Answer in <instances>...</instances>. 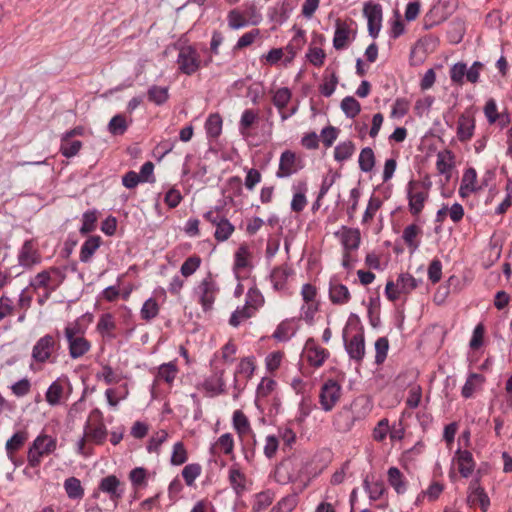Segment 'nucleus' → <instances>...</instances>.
Wrapping results in <instances>:
<instances>
[{
	"label": "nucleus",
	"mask_w": 512,
	"mask_h": 512,
	"mask_svg": "<svg viewBox=\"0 0 512 512\" xmlns=\"http://www.w3.org/2000/svg\"><path fill=\"white\" fill-rule=\"evenodd\" d=\"M64 489L70 499L78 500L84 496V489L76 477H69L64 482Z\"/></svg>",
	"instance_id": "393cba45"
},
{
	"label": "nucleus",
	"mask_w": 512,
	"mask_h": 512,
	"mask_svg": "<svg viewBox=\"0 0 512 512\" xmlns=\"http://www.w3.org/2000/svg\"><path fill=\"white\" fill-rule=\"evenodd\" d=\"M388 482L394 488L397 494H403L406 491V482L403 480V474L397 467H390L387 472Z\"/></svg>",
	"instance_id": "bb28decb"
},
{
	"label": "nucleus",
	"mask_w": 512,
	"mask_h": 512,
	"mask_svg": "<svg viewBox=\"0 0 512 512\" xmlns=\"http://www.w3.org/2000/svg\"><path fill=\"white\" fill-rule=\"evenodd\" d=\"M388 349H389V341L386 337H380L376 340V342H375V350H376L375 362H376V364H382L385 361V359L387 357Z\"/></svg>",
	"instance_id": "13d9d810"
},
{
	"label": "nucleus",
	"mask_w": 512,
	"mask_h": 512,
	"mask_svg": "<svg viewBox=\"0 0 512 512\" xmlns=\"http://www.w3.org/2000/svg\"><path fill=\"white\" fill-rule=\"evenodd\" d=\"M63 394V386L56 380L51 383L46 392V401L51 406H56L60 403Z\"/></svg>",
	"instance_id": "a19ab883"
},
{
	"label": "nucleus",
	"mask_w": 512,
	"mask_h": 512,
	"mask_svg": "<svg viewBox=\"0 0 512 512\" xmlns=\"http://www.w3.org/2000/svg\"><path fill=\"white\" fill-rule=\"evenodd\" d=\"M341 242L346 251L358 249L361 242V234L358 228L342 226Z\"/></svg>",
	"instance_id": "f3484780"
},
{
	"label": "nucleus",
	"mask_w": 512,
	"mask_h": 512,
	"mask_svg": "<svg viewBox=\"0 0 512 512\" xmlns=\"http://www.w3.org/2000/svg\"><path fill=\"white\" fill-rule=\"evenodd\" d=\"M328 356V350L318 347L310 349V352L307 353V361L311 366L318 368L324 364Z\"/></svg>",
	"instance_id": "ea45409f"
},
{
	"label": "nucleus",
	"mask_w": 512,
	"mask_h": 512,
	"mask_svg": "<svg viewBox=\"0 0 512 512\" xmlns=\"http://www.w3.org/2000/svg\"><path fill=\"white\" fill-rule=\"evenodd\" d=\"M98 489L101 492L107 493L109 495V498L112 502H114L115 507L124 494L123 484L115 475H109L102 478Z\"/></svg>",
	"instance_id": "1a4fd4ad"
},
{
	"label": "nucleus",
	"mask_w": 512,
	"mask_h": 512,
	"mask_svg": "<svg viewBox=\"0 0 512 512\" xmlns=\"http://www.w3.org/2000/svg\"><path fill=\"white\" fill-rule=\"evenodd\" d=\"M128 125L126 118L122 114H117L111 118L108 124V130L112 135H123L127 131Z\"/></svg>",
	"instance_id": "c03bdc74"
},
{
	"label": "nucleus",
	"mask_w": 512,
	"mask_h": 512,
	"mask_svg": "<svg viewBox=\"0 0 512 512\" xmlns=\"http://www.w3.org/2000/svg\"><path fill=\"white\" fill-rule=\"evenodd\" d=\"M419 285V280L414 278L410 273H401L397 279V286L403 294H408Z\"/></svg>",
	"instance_id": "e433bc0d"
},
{
	"label": "nucleus",
	"mask_w": 512,
	"mask_h": 512,
	"mask_svg": "<svg viewBox=\"0 0 512 512\" xmlns=\"http://www.w3.org/2000/svg\"><path fill=\"white\" fill-rule=\"evenodd\" d=\"M359 167L363 172H370L375 166L374 152L370 147H365L359 155Z\"/></svg>",
	"instance_id": "c9c22d12"
},
{
	"label": "nucleus",
	"mask_w": 512,
	"mask_h": 512,
	"mask_svg": "<svg viewBox=\"0 0 512 512\" xmlns=\"http://www.w3.org/2000/svg\"><path fill=\"white\" fill-rule=\"evenodd\" d=\"M409 111V102L405 98H397L392 107L391 116L395 118L404 117Z\"/></svg>",
	"instance_id": "774afa93"
},
{
	"label": "nucleus",
	"mask_w": 512,
	"mask_h": 512,
	"mask_svg": "<svg viewBox=\"0 0 512 512\" xmlns=\"http://www.w3.org/2000/svg\"><path fill=\"white\" fill-rule=\"evenodd\" d=\"M443 2H437L430 10L425 14L423 18V29L430 30L433 27L444 22L448 16L447 12L443 10Z\"/></svg>",
	"instance_id": "ddd939ff"
},
{
	"label": "nucleus",
	"mask_w": 512,
	"mask_h": 512,
	"mask_svg": "<svg viewBox=\"0 0 512 512\" xmlns=\"http://www.w3.org/2000/svg\"><path fill=\"white\" fill-rule=\"evenodd\" d=\"M234 230V225L224 217L222 220H219V223H216L214 237L218 242H224L229 239Z\"/></svg>",
	"instance_id": "473e14b6"
},
{
	"label": "nucleus",
	"mask_w": 512,
	"mask_h": 512,
	"mask_svg": "<svg viewBox=\"0 0 512 512\" xmlns=\"http://www.w3.org/2000/svg\"><path fill=\"white\" fill-rule=\"evenodd\" d=\"M54 337L50 334H46L41 337L33 347L32 358L38 363H45L51 356V353L55 347Z\"/></svg>",
	"instance_id": "9b49d317"
},
{
	"label": "nucleus",
	"mask_w": 512,
	"mask_h": 512,
	"mask_svg": "<svg viewBox=\"0 0 512 512\" xmlns=\"http://www.w3.org/2000/svg\"><path fill=\"white\" fill-rule=\"evenodd\" d=\"M363 487L365 491L369 494V498L373 501L380 499L384 492L386 491L383 481H376L374 483H370L368 477L364 479Z\"/></svg>",
	"instance_id": "72a5a7b5"
},
{
	"label": "nucleus",
	"mask_w": 512,
	"mask_h": 512,
	"mask_svg": "<svg viewBox=\"0 0 512 512\" xmlns=\"http://www.w3.org/2000/svg\"><path fill=\"white\" fill-rule=\"evenodd\" d=\"M296 154L290 150H286L281 154L279 168L276 173L278 178H286L296 173Z\"/></svg>",
	"instance_id": "2eb2a0df"
},
{
	"label": "nucleus",
	"mask_w": 512,
	"mask_h": 512,
	"mask_svg": "<svg viewBox=\"0 0 512 512\" xmlns=\"http://www.w3.org/2000/svg\"><path fill=\"white\" fill-rule=\"evenodd\" d=\"M341 385L334 379H328L321 387L319 402L324 411H331L341 397Z\"/></svg>",
	"instance_id": "7ed1b4c3"
},
{
	"label": "nucleus",
	"mask_w": 512,
	"mask_h": 512,
	"mask_svg": "<svg viewBox=\"0 0 512 512\" xmlns=\"http://www.w3.org/2000/svg\"><path fill=\"white\" fill-rule=\"evenodd\" d=\"M233 426L240 435L246 433L250 429L248 418L241 410H236L234 412Z\"/></svg>",
	"instance_id": "4d7b16f0"
},
{
	"label": "nucleus",
	"mask_w": 512,
	"mask_h": 512,
	"mask_svg": "<svg viewBox=\"0 0 512 512\" xmlns=\"http://www.w3.org/2000/svg\"><path fill=\"white\" fill-rule=\"evenodd\" d=\"M292 9V5L287 0H284L282 3H279L274 7L271 18L277 23L283 24L288 20Z\"/></svg>",
	"instance_id": "f704fd0d"
},
{
	"label": "nucleus",
	"mask_w": 512,
	"mask_h": 512,
	"mask_svg": "<svg viewBox=\"0 0 512 512\" xmlns=\"http://www.w3.org/2000/svg\"><path fill=\"white\" fill-rule=\"evenodd\" d=\"M18 261L21 266L26 268H30L33 265L40 263L41 257L38 251L34 248L32 240L24 242L18 255Z\"/></svg>",
	"instance_id": "4468645a"
},
{
	"label": "nucleus",
	"mask_w": 512,
	"mask_h": 512,
	"mask_svg": "<svg viewBox=\"0 0 512 512\" xmlns=\"http://www.w3.org/2000/svg\"><path fill=\"white\" fill-rule=\"evenodd\" d=\"M178 70L185 75H193L202 65L200 55L192 45H185L179 48L177 57Z\"/></svg>",
	"instance_id": "f03ea898"
},
{
	"label": "nucleus",
	"mask_w": 512,
	"mask_h": 512,
	"mask_svg": "<svg viewBox=\"0 0 512 512\" xmlns=\"http://www.w3.org/2000/svg\"><path fill=\"white\" fill-rule=\"evenodd\" d=\"M340 108L347 118L353 119L361 112V105L353 96H346L340 103Z\"/></svg>",
	"instance_id": "c756f323"
},
{
	"label": "nucleus",
	"mask_w": 512,
	"mask_h": 512,
	"mask_svg": "<svg viewBox=\"0 0 512 512\" xmlns=\"http://www.w3.org/2000/svg\"><path fill=\"white\" fill-rule=\"evenodd\" d=\"M202 468L198 463L186 465L182 470V477L187 486H192L196 478L201 474Z\"/></svg>",
	"instance_id": "de8ad7c7"
},
{
	"label": "nucleus",
	"mask_w": 512,
	"mask_h": 512,
	"mask_svg": "<svg viewBox=\"0 0 512 512\" xmlns=\"http://www.w3.org/2000/svg\"><path fill=\"white\" fill-rule=\"evenodd\" d=\"M101 237L98 235L90 236L82 244L79 259L83 263H88L94 253L98 250L101 245Z\"/></svg>",
	"instance_id": "6ab92c4d"
},
{
	"label": "nucleus",
	"mask_w": 512,
	"mask_h": 512,
	"mask_svg": "<svg viewBox=\"0 0 512 512\" xmlns=\"http://www.w3.org/2000/svg\"><path fill=\"white\" fill-rule=\"evenodd\" d=\"M217 291L218 288L215 281L213 280L211 274H208L197 287L199 301L204 311H209L212 309Z\"/></svg>",
	"instance_id": "0eeeda50"
},
{
	"label": "nucleus",
	"mask_w": 512,
	"mask_h": 512,
	"mask_svg": "<svg viewBox=\"0 0 512 512\" xmlns=\"http://www.w3.org/2000/svg\"><path fill=\"white\" fill-rule=\"evenodd\" d=\"M345 350L349 357L357 363H361L365 355V341L363 333L355 334L350 340L346 339L343 333Z\"/></svg>",
	"instance_id": "9d476101"
},
{
	"label": "nucleus",
	"mask_w": 512,
	"mask_h": 512,
	"mask_svg": "<svg viewBox=\"0 0 512 512\" xmlns=\"http://www.w3.org/2000/svg\"><path fill=\"white\" fill-rule=\"evenodd\" d=\"M363 14L368 21V33L373 39L378 37L382 26V7L378 3L367 2L363 7Z\"/></svg>",
	"instance_id": "39448f33"
},
{
	"label": "nucleus",
	"mask_w": 512,
	"mask_h": 512,
	"mask_svg": "<svg viewBox=\"0 0 512 512\" xmlns=\"http://www.w3.org/2000/svg\"><path fill=\"white\" fill-rule=\"evenodd\" d=\"M350 29L348 25L340 19L336 20V29L333 38V47L336 50L344 49L349 41Z\"/></svg>",
	"instance_id": "412c9836"
},
{
	"label": "nucleus",
	"mask_w": 512,
	"mask_h": 512,
	"mask_svg": "<svg viewBox=\"0 0 512 512\" xmlns=\"http://www.w3.org/2000/svg\"><path fill=\"white\" fill-rule=\"evenodd\" d=\"M292 97L291 91L287 87L279 88L273 95L272 102L274 106L281 111L290 102Z\"/></svg>",
	"instance_id": "37998d69"
},
{
	"label": "nucleus",
	"mask_w": 512,
	"mask_h": 512,
	"mask_svg": "<svg viewBox=\"0 0 512 512\" xmlns=\"http://www.w3.org/2000/svg\"><path fill=\"white\" fill-rule=\"evenodd\" d=\"M456 458L460 475L464 478H468L475 467L472 453L468 450L458 449L456 452Z\"/></svg>",
	"instance_id": "dca6fc26"
},
{
	"label": "nucleus",
	"mask_w": 512,
	"mask_h": 512,
	"mask_svg": "<svg viewBox=\"0 0 512 512\" xmlns=\"http://www.w3.org/2000/svg\"><path fill=\"white\" fill-rule=\"evenodd\" d=\"M224 370L221 369L215 372V376L206 379L203 387L207 392L213 394H223L225 392V382L223 379Z\"/></svg>",
	"instance_id": "4be33fe9"
},
{
	"label": "nucleus",
	"mask_w": 512,
	"mask_h": 512,
	"mask_svg": "<svg viewBox=\"0 0 512 512\" xmlns=\"http://www.w3.org/2000/svg\"><path fill=\"white\" fill-rule=\"evenodd\" d=\"M159 313V305L154 298L147 299L140 311L141 318L145 321L154 319Z\"/></svg>",
	"instance_id": "a18cd8bd"
},
{
	"label": "nucleus",
	"mask_w": 512,
	"mask_h": 512,
	"mask_svg": "<svg viewBox=\"0 0 512 512\" xmlns=\"http://www.w3.org/2000/svg\"><path fill=\"white\" fill-rule=\"evenodd\" d=\"M355 152V145L352 141L339 143L334 150L335 160L341 162L349 159Z\"/></svg>",
	"instance_id": "58836bf2"
},
{
	"label": "nucleus",
	"mask_w": 512,
	"mask_h": 512,
	"mask_svg": "<svg viewBox=\"0 0 512 512\" xmlns=\"http://www.w3.org/2000/svg\"><path fill=\"white\" fill-rule=\"evenodd\" d=\"M201 258L197 255L188 257L180 268V272L184 277H189L200 267Z\"/></svg>",
	"instance_id": "864d4df0"
},
{
	"label": "nucleus",
	"mask_w": 512,
	"mask_h": 512,
	"mask_svg": "<svg viewBox=\"0 0 512 512\" xmlns=\"http://www.w3.org/2000/svg\"><path fill=\"white\" fill-rule=\"evenodd\" d=\"M379 308H380V299L379 297L370 298L368 305V317L370 325L374 328L379 327L380 325V316H379Z\"/></svg>",
	"instance_id": "603ef678"
},
{
	"label": "nucleus",
	"mask_w": 512,
	"mask_h": 512,
	"mask_svg": "<svg viewBox=\"0 0 512 512\" xmlns=\"http://www.w3.org/2000/svg\"><path fill=\"white\" fill-rule=\"evenodd\" d=\"M329 298L333 304L343 305L349 302L351 295L346 285L330 282Z\"/></svg>",
	"instance_id": "a211bd4d"
},
{
	"label": "nucleus",
	"mask_w": 512,
	"mask_h": 512,
	"mask_svg": "<svg viewBox=\"0 0 512 512\" xmlns=\"http://www.w3.org/2000/svg\"><path fill=\"white\" fill-rule=\"evenodd\" d=\"M97 222V211L96 210H88L83 213L82 216V226L79 229L81 235H86L91 233L96 228Z\"/></svg>",
	"instance_id": "4c0bfd02"
},
{
	"label": "nucleus",
	"mask_w": 512,
	"mask_h": 512,
	"mask_svg": "<svg viewBox=\"0 0 512 512\" xmlns=\"http://www.w3.org/2000/svg\"><path fill=\"white\" fill-rule=\"evenodd\" d=\"M421 232V228L416 224H410L403 230L402 239L412 251L417 250L419 247V242L416 241V237Z\"/></svg>",
	"instance_id": "2f4dec72"
},
{
	"label": "nucleus",
	"mask_w": 512,
	"mask_h": 512,
	"mask_svg": "<svg viewBox=\"0 0 512 512\" xmlns=\"http://www.w3.org/2000/svg\"><path fill=\"white\" fill-rule=\"evenodd\" d=\"M305 43V31L302 29H298L295 36L292 38L291 42L285 47L287 52L286 57L284 58V65L286 66L295 58L297 51L302 48Z\"/></svg>",
	"instance_id": "aec40b11"
},
{
	"label": "nucleus",
	"mask_w": 512,
	"mask_h": 512,
	"mask_svg": "<svg viewBox=\"0 0 512 512\" xmlns=\"http://www.w3.org/2000/svg\"><path fill=\"white\" fill-rule=\"evenodd\" d=\"M290 274L291 269L287 266L275 267L270 274L274 288L276 290L283 289Z\"/></svg>",
	"instance_id": "cd10ccee"
},
{
	"label": "nucleus",
	"mask_w": 512,
	"mask_h": 512,
	"mask_svg": "<svg viewBox=\"0 0 512 512\" xmlns=\"http://www.w3.org/2000/svg\"><path fill=\"white\" fill-rule=\"evenodd\" d=\"M253 315L251 308L247 305L242 308H237L229 319V324L233 327H238L243 320L251 318Z\"/></svg>",
	"instance_id": "6e6d98bb"
},
{
	"label": "nucleus",
	"mask_w": 512,
	"mask_h": 512,
	"mask_svg": "<svg viewBox=\"0 0 512 512\" xmlns=\"http://www.w3.org/2000/svg\"><path fill=\"white\" fill-rule=\"evenodd\" d=\"M259 34H260L259 29H252L251 31L245 33L238 39L233 50L238 51L245 47L250 46L251 44L254 43L255 39L259 36Z\"/></svg>",
	"instance_id": "e2e57ef3"
},
{
	"label": "nucleus",
	"mask_w": 512,
	"mask_h": 512,
	"mask_svg": "<svg viewBox=\"0 0 512 512\" xmlns=\"http://www.w3.org/2000/svg\"><path fill=\"white\" fill-rule=\"evenodd\" d=\"M364 398H357L349 406H344L334 418V425L339 432H348L355 421L360 420L363 414L357 413L356 408L362 405Z\"/></svg>",
	"instance_id": "f257e3e1"
},
{
	"label": "nucleus",
	"mask_w": 512,
	"mask_h": 512,
	"mask_svg": "<svg viewBox=\"0 0 512 512\" xmlns=\"http://www.w3.org/2000/svg\"><path fill=\"white\" fill-rule=\"evenodd\" d=\"M82 147V142L79 140H66L64 141L63 138L61 139V146H60V152L61 154L66 158L74 157L78 154Z\"/></svg>",
	"instance_id": "8fccbe9b"
},
{
	"label": "nucleus",
	"mask_w": 512,
	"mask_h": 512,
	"mask_svg": "<svg viewBox=\"0 0 512 512\" xmlns=\"http://www.w3.org/2000/svg\"><path fill=\"white\" fill-rule=\"evenodd\" d=\"M90 418L97 419L99 424L95 427L91 426L90 422L87 421L84 427V433L88 437V439L94 442L97 445H101L105 442L108 431L106 426L102 422V412L95 408L90 413Z\"/></svg>",
	"instance_id": "423d86ee"
},
{
	"label": "nucleus",
	"mask_w": 512,
	"mask_h": 512,
	"mask_svg": "<svg viewBox=\"0 0 512 512\" xmlns=\"http://www.w3.org/2000/svg\"><path fill=\"white\" fill-rule=\"evenodd\" d=\"M27 438L28 433L26 431H18L7 440L5 448L10 458L24 445Z\"/></svg>",
	"instance_id": "a878e982"
},
{
	"label": "nucleus",
	"mask_w": 512,
	"mask_h": 512,
	"mask_svg": "<svg viewBox=\"0 0 512 512\" xmlns=\"http://www.w3.org/2000/svg\"><path fill=\"white\" fill-rule=\"evenodd\" d=\"M464 76L467 77V66L463 62L454 64L450 69V78L456 84H463Z\"/></svg>",
	"instance_id": "680f3d73"
},
{
	"label": "nucleus",
	"mask_w": 512,
	"mask_h": 512,
	"mask_svg": "<svg viewBox=\"0 0 512 512\" xmlns=\"http://www.w3.org/2000/svg\"><path fill=\"white\" fill-rule=\"evenodd\" d=\"M419 185V182L411 180L407 187V199L410 213L418 217L423 211L425 202L428 199L427 192H414V188Z\"/></svg>",
	"instance_id": "6e6552de"
},
{
	"label": "nucleus",
	"mask_w": 512,
	"mask_h": 512,
	"mask_svg": "<svg viewBox=\"0 0 512 512\" xmlns=\"http://www.w3.org/2000/svg\"><path fill=\"white\" fill-rule=\"evenodd\" d=\"M167 437L168 433L165 430L158 431L154 436L150 438L148 442V452H158L160 446L166 441Z\"/></svg>",
	"instance_id": "338daca9"
},
{
	"label": "nucleus",
	"mask_w": 512,
	"mask_h": 512,
	"mask_svg": "<svg viewBox=\"0 0 512 512\" xmlns=\"http://www.w3.org/2000/svg\"><path fill=\"white\" fill-rule=\"evenodd\" d=\"M147 470L143 467H136L129 473V478L135 488H139L146 484Z\"/></svg>",
	"instance_id": "0e129e2a"
},
{
	"label": "nucleus",
	"mask_w": 512,
	"mask_h": 512,
	"mask_svg": "<svg viewBox=\"0 0 512 512\" xmlns=\"http://www.w3.org/2000/svg\"><path fill=\"white\" fill-rule=\"evenodd\" d=\"M188 459L187 450L183 444V442H177L173 446V451L171 455L170 462L174 466H179L184 464Z\"/></svg>",
	"instance_id": "09e8293b"
},
{
	"label": "nucleus",
	"mask_w": 512,
	"mask_h": 512,
	"mask_svg": "<svg viewBox=\"0 0 512 512\" xmlns=\"http://www.w3.org/2000/svg\"><path fill=\"white\" fill-rule=\"evenodd\" d=\"M147 98L158 106L163 105L169 98L168 87L152 85L147 91Z\"/></svg>",
	"instance_id": "7c9ffc66"
},
{
	"label": "nucleus",
	"mask_w": 512,
	"mask_h": 512,
	"mask_svg": "<svg viewBox=\"0 0 512 512\" xmlns=\"http://www.w3.org/2000/svg\"><path fill=\"white\" fill-rule=\"evenodd\" d=\"M229 481L237 494L245 489V475L239 469H230Z\"/></svg>",
	"instance_id": "5fc2aeb1"
},
{
	"label": "nucleus",
	"mask_w": 512,
	"mask_h": 512,
	"mask_svg": "<svg viewBox=\"0 0 512 512\" xmlns=\"http://www.w3.org/2000/svg\"><path fill=\"white\" fill-rule=\"evenodd\" d=\"M178 369L174 362L164 363L158 369L157 378L171 384L177 375Z\"/></svg>",
	"instance_id": "79ce46f5"
},
{
	"label": "nucleus",
	"mask_w": 512,
	"mask_h": 512,
	"mask_svg": "<svg viewBox=\"0 0 512 512\" xmlns=\"http://www.w3.org/2000/svg\"><path fill=\"white\" fill-rule=\"evenodd\" d=\"M34 448H37L41 454L49 455L56 450L57 440L50 435L40 434L33 441Z\"/></svg>",
	"instance_id": "5701e85b"
},
{
	"label": "nucleus",
	"mask_w": 512,
	"mask_h": 512,
	"mask_svg": "<svg viewBox=\"0 0 512 512\" xmlns=\"http://www.w3.org/2000/svg\"><path fill=\"white\" fill-rule=\"evenodd\" d=\"M228 25L231 29L237 30L248 25V21L237 10H231L228 13Z\"/></svg>",
	"instance_id": "69168bd1"
},
{
	"label": "nucleus",
	"mask_w": 512,
	"mask_h": 512,
	"mask_svg": "<svg viewBox=\"0 0 512 512\" xmlns=\"http://www.w3.org/2000/svg\"><path fill=\"white\" fill-rule=\"evenodd\" d=\"M307 60L315 67H321L326 54L322 48L310 47L306 53Z\"/></svg>",
	"instance_id": "052dcab7"
},
{
	"label": "nucleus",
	"mask_w": 512,
	"mask_h": 512,
	"mask_svg": "<svg viewBox=\"0 0 512 512\" xmlns=\"http://www.w3.org/2000/svg\"><path fill=\"white\" fill-rule=\"evenodd\" d=\"M466 503L470 507L479 505L482 512H487V510L490 506V499L485 490H479L474 493L468 492L467 498H466Z\"/></svg>",
	"instance_id": "b1692460"
},
{
	"label": "nucleus",
	"mask_w": 512,
	"mask_h": 512,
	"mask_svg": "<svg viewBox=\"0 0 512 512\" xmlns=\"http://www.w3.org/2000/svg\"><path fill=\"white\" fill-rule=\"evenodd\" d=\"M64 333L69 345V355L72 359L80 358L90 350L91 344L86 338L82 336L73 337V332L69 329H65Z\"/></svg>",
	"instance_id": "f8f14e48"
},
{
	"label": "nucleus",
	"mask_w": 512,
	"mask_h": 512,
	"mask_svg": "<svg viewBox=\"0 0 512 512\" xmlns=\"http://www.w3.org/2000/svg\"><path fill=\"white\" fill-rule=\"evenodd\" d=\"M476 179V170L472 167L466 169L461 181L462 190H468V192H477L480 189V187H476Z\"/></svg>",
	"instance_id": "49530a36"
},
{
	"label": "nucleus",
	"mask_w": 512,
	"mask_h": 512,
	"mask_svg": "<svg viewBox=\"0 0 512 512\" xmlns=\"http://www.w3.org/2000/svg\"><path fill=\"white\" fill-rule=\"evenodd\" d=\"M222 117L219 113L210 114L205 123L206 133L211 138H217L222 132Z\"/></svg>",
	"instance_id": "c85d7f7f"
},
{
	"label": "nucleus",
	"mask_w": 512,
	"mask_h": 512,
	"mask_svg": "<svg viewBox=\"0 0 512 512\" xmlns=\"http://www.w3.org/2000/svg\"><path fill=\"white\" fill-rule=\"evenodd\" d=\"M273 502V495L270 491H263L256 495V500L253 504V511L260 512L270 506Z\"/></svg>",
	"instance_id": "bf43d9fd"
},
{
	"label": "nucleus",
	"mask_w": 512,
	"mask_h": 512,
	"mask_svg": "<svg viewBox=\"0 0 512 512\" xmlns=\"http://www.w3.org/2000/svg\"><path fill=\"white\" fill-rule=\"evenodd\" d=\"M382 203L383 202L380 198L371 196L368 201L366 210L364 212V215L362 218V223L365 224V223L370 222L374 218L376 212L381 208Z\"/></svg>",
	"instance_id": "3c124183"
},
{
	"label": "nucleus",
	"mask_w": 512,
	"mask_h": 512,
	"mask_svg": "<svg viewBox=\"0 0 512 512\" xmlns=\"http://www.w3.org/2000/svg\"><path fill=\"white\" fill-rule=\"evenodd\" d=\"M475 126L476 120L474 111L472 110V108L466 109L458 117L456 130L457 139L461 143H466L470 141L474 135Z\"/></svg>",
	"instance_id": "20e7f679"
}]
</instances>
